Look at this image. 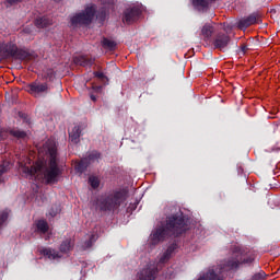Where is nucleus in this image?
<instances>
[{
	"label": "nucleus",
	"mask_w": 280,
	"mask_h": 280,
	"mask_svg": "<svg viewBox=\"0 0 280 280\" xmlns=\"http://www.w3.org/2000/svg\"><path fill=\"white\" fill-rule=\"evenodd\" d=\"M8 135H11V137H15V139H25V137H27V133H25L24 131H21L19 129H11L9 131H0V140L8 139Z\"/></svg>",
	"instance_id": "11"
},
{
	"label": "nucleus",
	"mask_w": 280,
	"mask_h": 280,
	"mask_svg": "<svg viewBox=\"0 0 280 280\" xmlns=\"http://www.w3.org/2000/svg\"><path fill=\"white\" fill-rule=\"evenodd\" d=\"M73 248V241L71 240H66L61 245H60V253H69Z\"/></svg>",
	"instance_id": "21"
},
{
	"label": "nucleus",
	"mask_w": 280,
	"mask_h": 280,
	"mask_svg": "<svg viewBox=\"0 0 280 280\" xmlns=\"http://www.w3.org/2000/svg\"><path fill=\"white\" fill-rule=\"evenodd\" d=\"M187 231L185 226V220L182 217H172L166 221L165 228L156 229L151 234L152 244H159V242H163L167 235L178 236L180 233Z\"/></svg>",
	"instance_id": "2"
},
{
	"label": "nucleus",
	"mask_w": 280,
	"mask_h": 280,
	"mask_svg": "<svg viewBox=\"0 0 280 280\" xmlns=\"http://www.w3.org/2000/svg\"><path fill=\"white\" fill-rule=\"evenodd\" d=\"M248 49V47L247 46H242V52L243 54H246V50Z\"/></svg>",
	"instance_id": "33"
},
{
	"label": "nucleus",
	"mask_w": 280,
	"mask_h": 280,
	"mask_svg": "<svg viewBox=\"0 0 280 280\" xmlns=\"http://www.w3.org/2000/svg\"><path fill=\"white\" fill-rule=\"evenodd\" d=\"M58 213H60V208H56L55 210H51L49 212V215H51V218H56V215H58Z\"/></svg>",
	"instance_id": "29"
},
{
	"label": "nucleus",
	"mask_w": 280,
	"mask_h": 280,
	"mask_svg": "<svg viewBox=\"0 0 280 280\" xmlns=\"http://www.w3.org/2000/svg\"><path fill=\"white\" fill-rule=\"evenodd\" d=\"M218 28L215 27V24L213 22L206 23L201 27V34L202 36H213V34H217Z\"/></svg>",
	"instance_id": "14"
},
{
	"label": "nucleus",
	"mask_w": 280,
	"mask_h": 280,
	"mask_svg": "<svg viewBox=\"0 0 280 280\" xmlns=\"http://www.w3.org/2000/svg\"><path fill=\"white\" fill-rule=\"evenodd\" d=\"M121 202H124V194L115 192L107 197H101L98 199V207L102 211H113V209H118Z\"/></svg>",
	"instance_id": "5"
},
{
	"label": "nucleus",
	"mask_w": 280,
	"mask_h": 280,
	"mask_svg": "<svg viewBox=\"0 0 280 280\" xmlns=\"http://www.w3.org/2000/svg\"><path fill=\"white\" fill-rule=\"evenodd\" d=\"M155 275H156V268L149 267V268L142 270L138 275V280H154Z\"/></svg>",
	"instance_id": "12"
},
{
	"label": "nucleus",
	"mask_w": 280,
	"mask_h": 280,
	"mask_svg": "<svg viewBox=\"0 0 280 280\" xmlns=\"http://www.w3.org/2000/svg\"><path fill=\"white\" fill-rule=\"evenodd\" d=\"M96 13L97 5L90 4L85 7L83 11L75 13L70 18L71 27H89V25L93 23Z\"/></svg>",
	"instance_id": "3"
},
{
	"label": "nucleus",
	"mask_w": 280,
	"mask_h": 280,
	"mask_svg": "<svg viewBox=\"0 0 280 280\" xmlns=\"http://www.w3.org/2000/svg\"><path fill=\"white\" fill-rule=\"evenodd\" d=\"M194 8H200L201 10H207L209 8V0H192Z\"/></svg>",
	"instance_id": "22"
},
{
	"label": "nucleus",
	"mask_w": 280,
	"mask_h": 280,
	"mask_svg": "<svg viewBox=\"0 0 280 280\" xmlns=\"http://www.w3.org/2000/svg\"><path fill=\"white\" fill-rule=\"evenodd\" d=\"M95 16L98 20V23H104V21H106V10L101 9L100 11H96Z\"/></svg>",
	"instance_id": "23"
},
{
	"label": "nucleus",
	"mask_w": 280,
	"mask_h": 280,
	"mask_svg": "<svg viewBox=\"0 0 280 280\" xmlns=\"http://www.w3.org/2000/svg\"><path fill=\"white\" fill-rule=\"evenodd\" d=\"M49 236H46V240L48 238Z\"/></svg>",
	"instance_id": "35"
},
{
	"label": "nucleus",
	"mask_w": 280,
	"mask_h": 280,
	"mask_svg": "<svg viewBox=\"0 0 280 280\" xmlns=\"http://www.w3.org/2000/svg\"><path fill=\"white\" fill-rule=\"evenodd\" d=\"M16 51H19V47L12 40L0 44V54H4L5 56H14Z\"/></svg>",
	"instance_id": "10"
},
{
	"label": "nucleus",
	"mask_w": 280,
	"mask_h": 280,
	"mask_svg": "<svg viewBox=\"0 0 280 280\" xmlns=\"http://www.w3.org/2000/svg\"><path fill=\"white\" fill-rule=\"evenodd\" d=\"M40 254L44 255V257L51 259L52 261H56L62 257V254L51 248H44L40 250Z\"/></svg>",
	"instance_id": "13"
},
{
	"label": "nucleus",
	"mask_w": 280,
	"mask_h": 280,
	"mask_svg": "<svg viewBox=\"0 0 280 280\" xmlns=\"http://www.w3.org/2000/svg\"><path fill=\"white\" fill-rule=\"evenodd\" d=\"M255 257L248 256L246 257V254L244 250H242V247L238 245H235L232 248V259L228 261V264L220 268V272H223L224 270H235V268H238L242 264H252Z\"/></svg>",
	"instance_id": "4"
},
{
	"label": "nucleus",
	"mask_w": 280,
	"mask_h": 280,
	"mask_svg": "<svg viewBox=\"0 0 280 280\" xmlns=\"http://www.w3.org/2000/svg\"><path fill=\"white\" fill-rule=\"evenodd\" d=\"M19 1H21V0H7V2H8L10 5H14V3H19Z\"/></svg>",
	"instance_id": "32"
},
{
	"label": "nucleus",
	"mask_w": 280,
	"mask_h": 280,
	"mask_svg": "<svg viewBox=\"0 0 280 280\" xmlns=\"http://www.w3.org/2000/svg\"><path fill=\"white\" fill-rule=\"evenodd\" d=\"M80 126L75 125L69 129V140L71 143H79L80 142Z\"/></svg>",
	"instance_id": "15"
},
{
	"label": "nucleus",
	"mask_w": 280,
	"mask_h": 280,
	"mask_svg": "<svg viewBox=\"0 0 280 280\" xmlns=\"http://www.w3.org/2000/svg\"><path fill=\"white\" fill-rule=\"evenodd\" d=\"M91 100H92L93 102H95V96L92 95V96H91Z\"/></svg>",
	"instance_id": "34"
},
{
	"label": "nucleus",
	"mask_w": 280,
	"mask_h": 280,
	"mask_svg": "<svg viewBox=\"0 0 280 280\" xmlns=\"http://www.w3.org/2000/svg\"><path fill=\"white\" fill-rule=\"evenodd\" d=\"M140 16L141 9L139 7L128 8L122 13V23H126V25H132V23H137V21H139Z\"/></svg>",
	"instance_id": "6"
},
{
	"label": "nucleus",
	"mask_w": 280,
	"mask_h": 280,
	"mask_svg": "<svg viewBox=\"0 0 280 280\" xmlns=\"http://www.w3.org/2000/svg\"><path fill=\"white\" fill-rule=\"evenodd\" d=\"M77 65H80L81 67H91L93 65V60L89 59L86 56H81L74 60Z\"/></svg>",
	"instance_id": "20"
},
{
	"label": "nucleus",
	"mask_w": 280,
	"mask_h": 280,
	"mask_svg": "<svg viewBox=\"0 0 280 280\" xmlns=\"http://www.w3.org/2000/svg\"><path fill=\"white\" fill-rule=\"evenodd\" d=\"M96 240H97V235L92 234V235L90 236L89 242L85 243L84 248H91V246H93V244H94V242H95Z\"/></svg>",
	"instance_id": "26"
},
{
	"label": "nucleus",
	"mask_w": 280,
	"mask_h": 280,
	"mask_svg": "<svg viewBox=\"0 0 280 280\" xmlns=\"http://www.w3.org/2000/svg\"><path fill=\"white\" fill-rule=\"evenodd\" d=\"M35 25L38 30H43L45 27H49L51 25V20L47 16L37 18L35 20Z\"/></svg>",
	"instance_id": "16"
},
{
	"label": "nucleus",
	"mask_w": 280,
	"mask_h": 280,
	"mask_svg": "<svg viewBox=\"0 0 280 280\" xmlns=\"http://www.w3.org/2000/svg\"><path fill=\"white\" fill-rule=\"evenodd\" d=\"M36 229L37 233H40V235H47V233H49V225L45 220L37 221Z\"/></svg>",
	"instance_id": "17"
},
{
	"label": "nucleus",
	"mask_w": 280,
	"mask_h": 280,
	"mask_svg": "<svg viewBox=\"0 0 280 280\" xmlns=\"http://www.w3.org/2000/svg\"><path fill=\"white\" fill-rule=\"evenodd\" d=\"M7 171H8L7 167L0 166V183H1V180H2L1 175L4 174V172H7Z\"/></svg>",
	"instance_id": "31"
},
{
	"label": "nucleus",
	"mask_w": 280,
	"mask_h": 280,
	"mask_svg": "<svg viewBox=\"0 0 280 280\" xmlns=\"http://www.w3.org/2000/svg\"><path fill=\"white\" fill-rule=\"evenodd\" d=\"M9 212L8 210H4L0 213V226H3L8 220Z\"/></svg>",
	"instance_id": "25"
},
{
	"label": "nucleus",
	"mask_w": 280,
	"mask_h": 280,
	"mask_svg": "<svg viewBox=\"0 0 280 280\" xmlns=\"http://www.w3.org/2000/svg\"><path fill=\"white\" fill-rule=\"evenodd\" d=\"M39 160L34 166L21 163L22 172L30 176H35L36 180H45V183H56L60 176V168H58V149L56 140H48L38 148Z\"/></svg>",
	"instance_id": "1"
},
{
	"label": "nucleus",
	"mask_w": 280,
	"mask_h": 280,
	"mask_svg": "<svg viewBox=\"0 0 280 280\" xmlns=\"http://www.w3.org/2000/svg\"><path fill=\"white\" fill-rule=\"evenodd\" d=\"M205 40L207 45H211V40H212L214 47H218L219 49H222L226 47V45H229V36H219V37L206 36Z\"/></svg>",
	"instance_id": "9"
},
{
	"label": "nucleus",
	"mask_w": 280,
	"mask_h": 280,
	"mask_svg": "<svg viewBox=\"0 0 280 280\" xmlns=\"http://www.w3.org/2000/svg\"><path fill=\"white\" fill-rule=\"evenodd\" d=\"M102 45L104 49H107L108 51H113L117 47V43L108 37H104Z\"/></svg>",
	"instance_id": "18"
},
{
	"label": "nucleus",
	"mask_w": 280,
	"mask_h": 280,
	"mask_svg": "<svg viewBox=\"0 0 280 280\" xmlns=\"http://www.w3.org/2000/svg\"><path fill=\"white\" fill-rule=\"evenodd\" d=\"M95 78H98V80H106V77H104V73L102 72H94Z\"/></svg>",
	"instance_id": "30"
},
{
	"label": "nucleus",
	"mask_w": 280,
	"mask_h": 280,
	"mask_svg": "<svg viewBox=\"0 0 280 280\" xmlns=\"http://www.w3.org/2000/svg\"><path fill=\"white\" fill-rule=\"evenodd\" d=\"M261 15L257 12L249 14L247 18H243L237 22V28L246 32L250 25L259 23Z\"/></svg>",
	"instance_id": "7"
},
{
	"label": "nucleus",
	"mask_w": 280,
	"mask_h": 280,
	"mask_svg": "<svg viewBox=\"0 0 280 280\" xmlns=\"http://www.w3.org/2000/svg\"><path fill=\"white\" fill-rule=\"evenodd\" d=\"M82 165H84V161H81L74 165L77 172H82Z\"/></svg>",
	"instance_id": "28"
},
{
	"label": "nucleus",
	"mask_w": 280,
	"mask_h": 280,
	"mask_svg": "<svg viewBox=\"0 0 280 280\" xmlns=\"http://www.w3.org/2000/svg\"><path fill=\"white\" fill-rule=\"evenodd\" d=\"M26 90L34 97H38V95H43V93L49 91V85L47 83L33 82L26 86Z\"/></svg>",
	"instance_id": "8"
},
{
	"label": "nucleus",
	"mask_w": 280,
	"mask_h": 280,
	"mask_svg": "<svg viewBox=\"0 0 280 280\" xmlns=\"http://www.w3.org/2000/svg\"><path fill=\"white\" fill-rule=\"evenodd\" d=\"M264 279H266V272L264 271L254 275V277L252 278V280H264Z\"/></svg>",
	"instance_id": "27"
},
{
	"label": "nucleus",
	"mask_w": 280,
	"mask_h": 280,
	"mask_svg": "<svg viewBox=\"0 0 280 280\" xmlns=\"http://www.w3.org/2000/svg\"><path fill=\"white\" fill-rule=\"evenodd\" d=\"M176 250V245H172L167 248V250L162 255L160 258V264H165V261H168L170 257H172V253Z\"/></svg>",
	"instance_id": "19"
},
{
	"label": "nucleus",
	"mask_w": 280,
	"mask_h": 280,
	"mask_svg": "<svg viewBox=\"0 0 280 280\" xmlns=\"http://www.w3.org/2000/svg\"><path fill=\"white\" fill-rule=\"evenodd\" d=\"M89 183L93 189H97V187H100V177L90 176Z\"/></svg>",
	"instance_id": "24"
}]
</instances>
